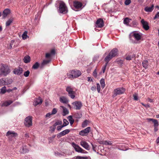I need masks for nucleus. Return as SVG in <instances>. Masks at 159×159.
I'll return each mask as SVG.
<instances>
[{
	"mask_svg": "<svg viewBox=\"0 0 159 159\" xmlns=\"http://www.w3.org/2000/svg\"><path fill=\"white\" fill-rule=\"evenodd\" d=\"M10 72L8 66L6 65H2L0 67V75L6 76Z\"/></svg>",
	"mask_w": 159,
	"mask_h": 159,
	"instance_id": "nucleus-1",
	"label": "nucleus"
},
{
	"mask_svg": "<svg viewBox=\"0 0 159 159\" xmlns=\"http://www.w3.org/2000/svg\"><path fill=\"white\" fill-rule=\"evenodd\" d=\"M58 12L61 13L66 14L68 12L67 7L63 2H60L59 4Z\"/></svg>",
	"mask_w": 159,
	"mask_h": 159,
	"instance_id": "nucleus-2",
	"label": "nucleus"
},
{
	"mask_svg": "<svg viewBox=\"0 0 159 159\" xmlns=\"http://www.w3.org/2000/svg\"><path fill=\"white\" fill-rule=\"evenodd\" d=\"M125 91V89L123 88H118L114 90L113 97H115L117 95L123 93Z\"/></svg>",
	"mask_w": 159,
	"mask_h": 159,
	"instance_id": "nucleus-3",
	"label": "nucleus"
},
{
	"mask_svg": "<svg viewBox=\"0 0 159 159\" xmlns=\"http://www.w3.org/2000/svg\"><path fill=\"white\" fill-rule=\"evenodd\" d=\"M81 74V71L79 70H73L71 71L70 73V77L72 78H76L79 77Z\"/></svg>",
	"mask_w": 159,
	"mask_h": 159,
	"instance_id": "nucleus-4",
	"label": "nucleus"
},
{
	"mask_svg": "<svg viewBox=\"0 0 159 159\" xmlns=\"http://www.w3.org/2000/svg\"><path fill=\"white\" fill-rule=\"evenodd\" d=\"M32 117L29 116L26 117L25 120L24 125L27 127H29L32 125Z\"/></svg>",
	"mask_w": 159,
	"mask_h": 159,
	"instance_id": "nucleus-5",
	"label": "nucleus"
},
{
	"mask_svg": "<svg viewBox=\"0 0 159 159\" xmlns=\"http://www.w3.org/2000/svg\"><path fill=\"white\" fill-rule=\"evenodd\" d=\"M72 146L74 148L75 150L77 152L84 153L85 150H83L78 145L76 144L75 143L72 142L71 143Z\"/></svg>",
	"mask_w": 159,
	"mask_h": 159,
	"instance_id": "nucleus-6",
	"label": "nucleus"
},
{
	"mask_svg": "<svg viewBox=\"0 0 159 159\" xmlns=\"http://www.w3.org/2000/svg\"><path fill=\"white\" fill-rule=\"evenodd\" d=\"M66 91L68 92L69 96L72 99L75 97V92L70 86H68L66 88Z\"/></svg>",
	"mask_w": 159,
	"mask_h": 159,
	"instance_id": "nucleus-7",
	"label": "nucleus"
},
{
	"mask_svg": "<svg viewBox=\"0 0 159 159\" xmlns=\"http://www.w3.org/2000/svg\"><path fill=\"white\" fill-rule=\"evenodd\" d=\"M74 108L76 110H80L82 106V104L80 101H75L72 103Z\"/></svg>",
	"mask_w": 159,
	"mask_h": 159,
	"instance_id": "nucleus-8",
	"label": "nucleus"
},
{
	"mask_svg": "<svg viewBox=\"0 0 159 159\" xmlns=\"http://www.w3.org/2000/svg\"><path fill=\"white\" fill-rule=\"evenodd\" d=\"M90 130V127H88L86 128L81 131L79 132V134L82 136L86 135V134H88Z\"/></svg>",
	"mask_w": 159,
	"mask_h": 159,
	"instance_id": "nucleus-9",
	"label": "nucleus"
},
{
	"mask_svg": "<svg viewBox=\"0 0 159 159\" xmlns=\"http://www.w3.org/2000/svg\"><path fill=\"white\" fill-rule=\"evenodd\" d=\"M97 27L99 28H102L104 25V23L103 20L100 18L97 20L96 22Z\"/></svg>",
	"mask_w": 159,
	"mask_h": 159,
	"instance_id": "nucleus-10",
	"label": "nucleus"
},
{
	"mask_svg": "<svg viewBox=\"0 0 159 159\" xmlns=\"http://www.w3.org/2000/svg\"><path fill=\"white\" fill-rule=\"evenodd\" d=\"M113 57L117 56L118 54V50L116 48L113 49L109 53Z\"/></svg>",
	"mask_w": 159,
	"mask_h": 159,
	"instance_id": "nucleus-11",
	"label": "nucleus"
},
{
	"mask_svg": "<svg viewBox=\"0 0 159 159\" xmlns=\"http://www.w3.org/2000/svg\"><path fill=\"white\" fill-rule=\"evenodd\" d=\"M141 23L143 25V28L145 30H148L149 29L148 23L146 21L144 20L143 19H142L141 20Z\"/></svg>",
	"mask_w": 159,
	"mask_h": 159,
	"instance_id": "nucleus-12",
	"label": "nucleus"
},
{
	"mask_svg": "<svg viewBox=\"0 0 159 159\" xmlns=\"http://www.w3.org/2000/svg\"><path fill=\"white\" fill-rule=\"evenodd\" d=\"M70 132V130L69 129H66L61 132L59 134H57V137L58 138L61 137V136H64L66 134H68Z\"/></svg>",
	"mask_w": 159,
	"mask_h": 159,
	"instance_id": "nucleus-13",
	"label": "nucleus"
},
{
	"mask_svg": "<svg viewBox=\"0 0 159 159\" xmlns=\"http://www.w3.org/2000/svg\"><path fill=\"white\" fill-rule=\"evenodd\" d=\"M80 145L85 149L88 150L89 148V145L88 143L84 141H81L80 142Z\"/></svg>",
	"mask_w": 159,
	"mask_h": 159,
	"instance_id": "nucleus-14",
	"label": "nucleus"
},
{
	"mask_svg": "<svg viewBox=\"0 0 159 159\" xmlns=\"http://www.w3.org/2000/svg\"><path fill=\"white\" fill-rule=\"evenodd\" d=\"M23 71V70L22 68L18 67V68L15 69L14 70L13 72L15 74L20 75L22 73Z\"/></svg>",
	"mask_w": 159,
	"mask_h": 159,
	"instance_id": "nucleus-15",
	"label": "nucleus"
},
{
	"mask_svg": "<svg viewBox=\"0 0 159 159\" xmlns=\"http://www.w3.org/2000/svg\"><path fill=\"white\" fill-rule=\"evenodd\" d=\"M73 5L74 7L76 8L79 9L82 7V3L79 1H75L73 2Z\"/></svg>",
	"mask_w": 159,
	"mask_h": 159,
	"instance_id": "nucleus-16",
	"label": "nucleus"
},
{
	"mask_svg": "<svg viewBox=\"0 0 159 159\" xmlns=\"http://www.w3.org/2000/svg\"><path fill=\"white\" fill-rule=\"evenodd\" d=\"M42 100L40 98H36L34 99V105L35 106H36L39 104H40L42 103Z\"/></svg>",
	"mask_w": 159,
	"mask_h": 159,
	"instance_id": "nucleus-17",
	"label": "nucleus"
},
{
	"mask_svg": "<svg viewBox=\"0 0 159 159\" xmlns=\"http://www.w3.org/2000/svg\"><path fill=\"white\" fill-rule=\"evenodd\" d=\"M29 152V150L26 148V146L24 145L20 147V152L21 153H25Z\"/></svg>",
	"mask_w": 159,
	"mask_h": 159,
	"instance_id": "nucleus-18",
	"label": "nucleus"
},
{
	"mask_svg": "<svg viewBox=\"0 0 159 159\" xmlns=\"http://www.w3.org/2000/svg\"><path fill=\"white\" fill-rule=\"evenodd\" d=\"M7 136H10L12 137H16L17 136V134L15 132L11 131H9L6 134Z\"/></svg>",
	"mask_w": 159,
	"mask_h": 159,
	"instance_id": "nucleus-19",
	"label": "nucleus"
},
{
	"mask_svg": "<svg viewBox=\"0 0 159 159\" xmlns=\"http://www.w3.org/2000/svg\"><path fill=\"white\" fill-rule=\"evenodd\" d=\"M147 120L148 121H152L154 123V126H159V123L157 120L155 119L152 118H148Z\"/></svg>",
	"mask_w": 159,
	"mask_h": 159,
	"instance_id": "nucleus-20",
	"label": "nucleus"
},
{
	"mask_svg": "<svg viewBox=\"0 0 159 159\" xmlns=\"http://www.w3.org/2000/svg\"><path fill=\"white\" fill-rule=\"evenodd\" d=\"M10 13V10L8 9H6L4 10L3 13V17L6 18Z\"/></svg>",
	"mask_w": 159,
	"mask_h": 159,
	"instance_id": "nucleus-21",
	"label": "nucleus"
},
{
	"mask_svg": "<svg viewBox=\"0 0 159 159\" xmlns=\"http://www.w3.org/2000/svg\"><path fill=\"white\" fill-rule=\"evenodd\" d=\"M113 57L109 53L105 57L104 61L106 62V64H108L109 62L112 59Z\"/></svg>",
	"mask_w": 159,
	"mask_h": 159,
	"instance_id": "nucleus-22",
	"label": "nucleus"
},
{
	"mask_svg": "<svg viewBox=\"0 0 159 159\" xmlns=\"http://www.w3.org/2000/svg\"><path fill=\"white\" fill-rule=\"evenodd\" d=\"M154 9V5H152L151 7H146L144 8V10L148 12H152Z\"/></svg>",
	"mask_w": 159,
	"mask_h": 159,
	"instance_id": "nucleus-23",
	"label": "nucleus"
},
{
	"mask_svg": "<svg viewBox=\"0 0 159 159\" xmlns=\"http://www.w3.org/2000/svg\"><path fill=\"white\" fill-rule=\"evenodd\" d=\"M133 36L138 41L141 38L140 35L139 34L136 33H133Z\"/></svg>",
	"mask_w": 159,
	"mask_h": 159,
	"instance_id": "nucleus-24",
	"label": "nucleus"
},
{
	"mask_svg": "<svg viewBox=\"0 0 159 159\" xmlns=\"http://www.w3.org/2000/svg\"><path fill=\"white\" fill-rule=\"evenodd\" d=\"M61 107L63 109L62 115L63 116H66L69 113V111L68 110L62 106H61Z\"/></svg>",
	"mask_w": 159,
	"mask_h": 159,
	"instance_id": "nucleus-25",
	"label": "nucleus"
},
{
	"mask_svg": "<svg viewBox=\"0 0 159 159\" xmlns=\"http://www.w3.org/2000/svg\"><path fill=\"white\" fill-rule=\"evenodd\" d=\"M13 102V101L12 100H9L4 102L3 103L2 105L3 106H7L11 104Z\"/></svg>",
	"mask_w": 159,
	"mask_h": 159,
	"instance_id": "nucleus-26",
	"label": "nucleus"
},
{
	"mask_svg": "<svg viewBox=\"0 0 159 159\" xmlns=\"http://www.w3.org/2000/svg\"><path fill=\"white\" fill-rule=\"evenodd\" d=\"M13 80L11 79L7 78L4 80V84L5 85L10 84L12 82Z\"/></svg>",
	"mask_w": 159,
	"mask_h": 159,
	"instance_id": "nucleus-27",
	"label": "nucleus"
},
{
	"mask_svg": "<svg viewBox=\"0 0 159 159\" xmlns=\"http://www.w3.org/2000/svg\"><path fill=\"white\" fill-rule=\"evenodd\" d=\"M60 101L61 102L63 103H67L68 101L67 99L64 97H60Z\"/></svg>",
	"mask_w": 159,
	"mask_h": 159,
	"instance_id": "nucleus-28",
	"label": "nucleus"
},
{
	"mask_svg": "<svg viewBox=\"0 0 159 159\" xmlns=\"http://www.w3.org/2000/svg\"><path fill=\"white\" fill-rule=\"evenodd\" d=\"M13 21V18H10L6 22V26H9L11 24L12 22Z\"/></svg>",
	"mask_w": 159,
	"mask_h": 159,
	"instance_id": "nucleus-29",
	"label": "nucleus"
},
{
	"mask_svg": "<svg viewBox=\"0 0 159 159\" xmlns=\"http://www.w3.org/2000/svg\"><path fill=\"white\" fill-rule=\"evenodd\" d=\"M30 57L28 56H26L25 57L24 59V62L25 63H28L30 61Z\"/></svg>",
	"mask_w": 159,
	"mask_h": 159,
	"instance_id": "nucleus-30",
	"label": "nucleus"
},
{
	"mask_svg": "<svg viewBox=\"0 0 159 159\" xmlns=\"http://www.w3.org/2000/svg\"><path fill=\"white\" fill-rule=\"evenodd\" d=\"M100 82L102 88V89H104L105 85L104 79L103 78L101 79Z\"/></svg>",
	"mask_w": 159,
	"mask_h": 159,
	"instance_id": "nucleus-31",
	"label": "nucleus"
},
{
	"mask_svg": "<svg viewBox=\"0 0 159 159\" xmlns=\"http://www.w3.org/2000/svg\"><path fill=\"white\" fill-rule=\"evenodd\" d=\"M142 65L145 69L147 68L148 66V61L147 60L143 61L142 62Z\"/></svg>",
	"mask_w": 159,
	"mask_h": 159,
	"instance_id": "nucleus-32",
	"label": "nucleus"
},
{
	"mask_svg": "<svg viewBox=\"0 0 159 159\" xmlns=\"http://www.w3.org/2000/svg\"><path fill=\"white\" fill-rule=\"evenodd\" d=\"M135 55L134 54H133L132 55H128L125 58V59L127 60H131L132 58L135 57Z\"/></svg>",
	"mask_w": 159,
	"mask_h": 159,
	"instance_id": "nucleus-33",
	"label": "nucleus"
},
{
	"mask_svg": "<svg viewBox=\"0 0 159 159\" xmlns=\"http://www.w3.org/2000/svg\"><path fill=\"white\" fill-rule=\"evenodd\" d=\"M68 118L69 121L70 122V125H72L74 122V120L73 119L72 116H69L68 117Z\"/></svg>",
	"mask_w": 159,
	"mask_h": 159,
	"instance_id": "nucleus-34",
	"label": "nucleus"
},
{
	"mask_svg": "<svg viewBox=\"0 0 159 159\" xmlns=\"http://www.w3.org/2000/svg\"><path fill=\"white\" fill-rule=\"evenodd\" d=\"M6 87L4 86L2 87L0 89V93L1 94H4L6 92Z\"/></svg>",
	"mask_w": 159,
	"mask_h": 159,
	"instance_id": "nucleus-35",
	"label": "nucleus"
},
{
	"mask_svg": "<svg viewBox=\"0 0 159 159\" xmlns=\"http://www.w3.org/2000/svg\"><path fill=\"white\" fill-rule=\"evenodd\" d=\"M74 159H88V157H81L79 156H77L74 157L73 158Z\"/></svg>",
	"mask_w": 159,
	"mask_h": 159,
	"instance_id": "nucleus-36",
	"label": "nucleus"
},
{
	"mask_svg": "<svg viewBox=\"0 0 159 159\" xmlns=\"http://www.w3.org/2000/svg\"><path fill=\"white\" fill-rule=\"evenodd\" d=\"M61 121L58 120L53 125V126L56 127L57 125H60L62 124Z\"/></svg>",
	"mask_w": 159,
	"mask_h": 159,
	"instance_id": "nucleus-37",
	"label": "nucleus"
},
{
	"mask_svg": "<svg viewBox=\"0 0 159 159\" xmlns=\"http://www.w3.org/2000/svg\"><path fill=\"white\" fill-rule=\"evenodd\" d=\"M27 34V32L26 31H25L22 34V37L23 39H27V37H28Z\"/></svg>",
	"mask_w": 159,
	"mask_h": 159,
	"instance_id": "nucleus-38",
	"label": "nucleus"
},
{
	"mask_svg": "<svg viewBox=\"0 0 159 159\" xmlns=\"http://www.w3.org/2000/svg\"><path fill=\"white\" fill-rule=\"evenodd\" d=\"M89 121L87 120H85L84 121L82 124V127L83 128H84L86 127L88 124Z\"/></svg>",
	"mask_w": 159,
	"mask_h": 159,
	"instance_id": "nucleus-39",
	"label": "nucleus"
},
{
	"mask_svg": "<svg viewBox=\"0 0 159 159\" xmlns=\"http://www.w3.org/2000/svg\"><path fill=\"white\" fill-rule=\"evenodd\" d=\"M51 61V60H44L42 63L43 66L45 65Z\"/></svg>",
	"mask_w": 159,
	"mask_h": 159,
	"instance_id": "nucleus-40",
	"label": "nucleus"
},
{
	"mask_svg": "<svg viewBox=\"0 0 159 159\" xmlns=\"http://www.w3.org/2000/svg\"><path fill=\"white\" fill-rule=\"evenodd\" d=\"M39 65V63L36 62L33 65L32 68L34 69H37L38 68Z\"/></svg>",
	"mask_w": 159,
	"mask_h": 159,
	"instance_id": "nucleus-41",
	"label": "nucleus"
},
{
	"mask_svg": "<svg viewBox=\"0 0 159 159\" xmlns=\"http://www.w3.org/2000/svg\"><path fill=\"white\" fill-rule=\"evenodd\" d=\"M63 126H67L69 122L68 121L65 119L63 120Z\"/></svg>",
	"mask_w": 159,
	"mask_h": 159,
	"instance_id": "nucleus-42",
	"label": "nucleus"
},
{
	"mask_svg": "<svg viewBox=\"0 0 159 159\" xmlns=\"http://www.w3.org/2000/svg\"><path fill=\"white\" fill-rule=\"evenodd\" d=\"M103 144L106 145H111L112 144V143L111 141H105L103 143Z\"/></svg>",
	"mask_w": 159,
	"mask_h": 159,
	"instance_id": "nucleus-43",
	"label": "nucleus"
},
{
	"mask_svg": "<svg viewBox=\"0 0 159 159\" xmlns=\"http://www.w3.org/2000/svg\"><path fill=\"white\" fill-rule=\"evenodd\" d=\"M4 84V80L3 79H0V86H2Z\"/></svg>",
	"mask_w": 159,
	"mask_h": 159,
	"instance_id": "nucleus-44",
	"label": "nucleus"
},
{
	"mask_svg": "<svg viewBox=\"0 0 159 159\" xmlns=\"http://www.w3.org/2000/svg\"><path fill=\"white\" fill-rule=\"evenodd\" d=\"M93 76L95 77V78H96L97 76V69H95L94 70L93 72Z\"/></svg>",
	"mask_w": 159,
	"mask_h": 159,
	"instance_id": "nucleus-45",
	"label": "nucleus"
},
{
	"mask_svg": "<svg viewBox=\"0 0 159 159\" xmlns=\"http://www.w3.org/2000/svg\"><path fill=\"white\" fill-rule=\"evenodd\" d=\"M129 19L128 18H126L124 20V23L125 24H128L129 22Z\"/></svg>",
	"mask_w": 159,
	"mask_h": 159,
	"instance_id": "nucleus-46",
	"label": "nucleus"
},
{
	"mask_svg": "<svg viewBox=\"0 0 159 159\" xmlns=\"http://www.w3.org/2000/svg\"><path fill=\"white\" fill-rule=\"evenodd\" d=\"M97 89L98 93H100V86L99 83L97 84Z\"/></svg>",
	"mask_w": 159,
	"mask_h": 159,
	"instance_id": "nucleus-47",
	"label": "nucleus"
},
{
	"mask_svg": "<svg viewBox=\"0 0 159 159\" xmlns=\"http://www.w3.org/2000/svg\"><path fill=\"white\" fill-rule=\"evenodd\" d=\"M30 72L29 70L25 71L24 73V76L26 77H28L30 74Z\"/></svg>",
	"mask_w": 159,
	"mask_h": 159,
	"instance_id": "nucleus-48",
	"label": "nucleus"
},
{
	"mask_svg": "<svg viewBox=\"0 0 159 159\" xmlns=\"http://www.w3.org/2000/svg\"><path fill=\"white\" fill-rule=\"evenodd\" d=\"M131 2L130 0H125V3L126 5H128Z\"/></svg>",
	"mask_w": 159,
	"mask_h": 159,
	"instance_id": "nucleus-49",
	"label": "nucleus"
},
{
	"mask_svg": "<svg viewBox=\"0 0 159 159\" xmlns=\"http://www.w3.org/2000/svg\"><path fill=\"white\" fill-rule=\"evenodd\" d=\"M57 110L56 108H54L53 109L51 113L52 115H54L56 114L57 112Z\"/></svg>",
	"mask_w": 159,
	"mask_h": 159,
	"instance_id": "nucleus-50",
	"label": "nucleus"
},
{
	"mask_svg": "<svg viewBox=\"0 0 159 159\" xmlns=\"http://www.w3.org/2000/svg\"><path fill=\"white\" fill-rule=\"evenodd\" d=\"M159 19V11L158 12L154 17L153 19L156 20V19Z\"/></svg>",
	"mask_w": 159,
	"mask_h": 159,
	"instance_id": "nucleus-51",
	"label": "nucleus"
},
{
	"mask_svg": "<svg viewBox=\"0 0 159 159\" xmlns=\"http://www.w3.org/2000/svg\"><path fill=\"white\" fill-rule=\"evenodd\" d=\"M14 42V41L13 40H12L11 41V43H10L9 46H8V49H11L12 48L13 45V43Z\"/></svg>",
	"mask_w": 159,
	"mask_h": 159,
	"instance_id": "nucleus-52",
	"label": "nucleus"
},
{
	"mask_svg": "<svg viewBox=\"0 0 159 159\" xmlns=\"http://www.w3.org/2000/svg\"><path fill=\"white\" fill-rule=\"evenodd\" d=\"M134 99L135 100H138V95L136 94H135L133 95Z\"/></svg>",
	"mask_w": 159,
	"mask_h": 159,
	"instance_id": "nucleus-53",
	"label": "nucleus"
},
{
	"mask_svg": "<svg viewBox=\"0 0 159 159\" xmlns=\"http://www.w3.org/2000/svg\"><path fill=\"white\" fill-rule=\"evenodd\" d=\"M50 131H51V132H53L54 131L55 129L56 128H55V127L51 126L50 127Z\"/></svg>",
	"mask_w": 159,
	"mask_h": 159,
	"instance_id": "nucleus-54",
	"label": "nucleus"
},
{
	"mask_svg": "<svg viewBox=\"0 0 159 159\" xmlns=\"http://www.w3.org/2000/svg\"><path fill=\"white\" fill-rule=\"evenodd\" d=\"M107 65V64L106 63L105 65L102 67V70L103 73L105 72Z\"/></svg>",
	"mask_w": 159,
	"mask_h": 159,
	"instance_id": "nucleus-55",
	"label": "nucleus"
},
{
	"mask_svg": "<svg viewBox=\"0 0 159 159\" xmlns=\"http://www.w3.org/2000/svg\"><path fill=\"white\" fill-rule=\"evenodd\" d=\"M63 127H64V126H63V125L61 126H59L57 127V129L58 131H60L61 129Z\"/></svg>",
	"mask_w": 159,
	"mask_h": 159,
	"instance_id": "nucleus-56",
	"label": "nucleus"
},
{
	"mask_svg": "<svg viewBox=\"0 0 159 159\" xmlns=\"http://www.w3.org/2000/svg\"><path fill=\"white\" fill-rule=\"evenodd\" d=\"M52 55L50 53H48L46 54V57L47 58H50Z\"/></svg>",
	"mask_w": 159,
	"mask_h": 159,
	"instance_id": "nucleus-57",
	"label": "nucleus"
},
{
	"mask_svg": "<svg viewBox=\"0 0 159 159\" xmlns=\"http://www.w3.org/2000/svg\"><path fill=\"white\" fill-rule=\"evenodd\" d=\"M52 55L55 54V51L54 49H52L50 53Z\"/></svg>",
	"mask_w": 159,
	"mask_h": 159,
	"instance_id": "nucleus-58",
	"label": "nucleus"
},
{
	"mask_svg": "<svg viewBox=\"0 0 159 159\" xmlns=\"http://www.w3.org/2000/svg\"><path fill=\"white\" fill-rule=\"evenodd\" d=\"M52 115L51 113H47L46 115V117H47L50 118V116Z\"/></svg>",
	"mask_w": 159,
	"mask_h": 159,
	"instance_id": "nucleus-59",
	"label": "nucleus"
},
{
	"mask_svg": "<svg viewBox=\"0 0 159 159\" xmlns=\"http://www.w3.org/2000/svg\"><path fill=\"white\" fill-rule=\"evenodd\" d=\"M91 89L93 91H96V88L95 86H92L91 87Z\"/></svg>",
	"mask_w": 159,
	"mask_h": 159,
	"instance_id": "nucleus-60",
	"label": "nucleus"
},
{
	"mask_svg": "<svg viewBox=\"0 0 159 159\" xmlns=\"http://www.w3.org/2000/svg\"><path fill=\"white\" fill-rule=\"evenodd\" d=\"M117 62L118 64L120 63V64H122L123 63V61L121 60H117Z\"/></svg>",
	"mask_w": 159,
	"mask_h": 159,
	"instance_id": "nucleus-61",
	"label": "nucleus"
},
{
	"mask_svg": "<svg viewBox=\"0 0 159 159\" xmlns=\"http://www.w3.org/2000/svg\"><path fill=\"white\" fill-rule=\"evenodd\" d=\"M158 126H154V131L155 132H156L158 130Z\"/></svg>",
	"mask_w": 159,
	"mask_h": 159,
	"instance_id": "nucleus-62",
	"label": "nucleus"
},
{
	"mask_svg": "<svg viewBox=\"0 0 159 159\" xmlns=\"http://www.w3.org/2000/svg\"><path fill=\"white\" fill-rule=\"evenodd\" d=\"M88 78V81H93L92 79H91V78L89 77H88L87 78Z\"/></svg>",
	"mask_w": 159,
	"mask_h": 159,
	"instance_id": "nucleus-63",
	"label": "nucleus"
},
{
	"mask_svg": "<svg viewBox=\"0 0 159 159\" xmlns=\"http://www.w3.org/2000/svg\"><path fill=\"white\" fill-rule=\"evenodd\" d=\"M156 142L157 143H159V136L157 139L156 141Z\"/></svg>",
	"mask_w": 159,
	"mask_h": 159,
	"instance_id": "nucleus-64",
	"label": "nucleus"
}]
</instances>
